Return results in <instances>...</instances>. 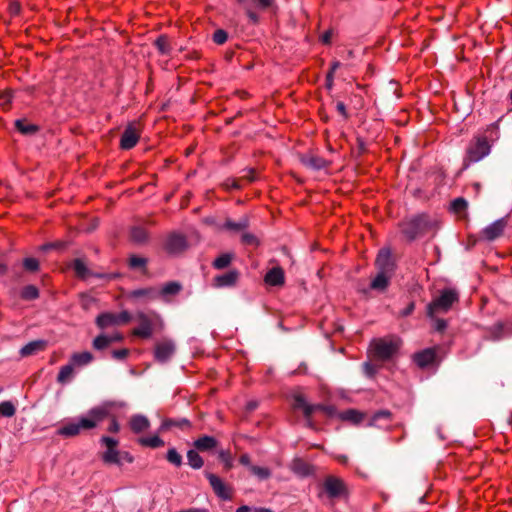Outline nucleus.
<instances>
[{"mask_svg":"<svg viewBox=\"0 0 512 512\" xmlns=\"http://www.w3.org/2000/svg\"><path fill=\"white\" fill-rule=\"evenodd\" d=\"M101 443L106 446V451L102 454L103 462L121 465V451L117 450L118 440L109 436H103Z\"/></svg>","mask_w":512,"mask_h":512,"instance_id":"nucleus-7","label":"nucleus"},{"mask_svg":"<svg viewBox=\"0 0 512 512\" xmlns=\"http://www.w3.org/2000/svg\"><path fill=\"white\" fill-rule=\"evenodd\" d=\"M437 350L434 347L425 348L413 354V362L421 369H425L436 362Z\"/></svg>","mask_w":512,"mask_h":512,"instance_id":"nucleus-12","label":"nucleus"},{"mask_svg":"<svg viewBox=\"0 0 512 512\" xmlns=\"http://www.w3.org/2000/svg\"><path fill=\"white\" fill-rule=\"evenodd\" d=\"M171 427H178L181 430H186L191 427V422L187 418L165 419L160 426V430H168Z\"/></svg>","mask_w":512,"mask_h":512,"instance_id":"nucleus-27","label":"nucleus"},{"mask_svg":"<svg viewBox=\"0 0 512 512\" xmlns=\"http://www.w3.org/2000/svg\"><path fill=\"white\" fill-rule=\"evenodd\" d=\"M92 360L93 355L88 351L74 353L70 358V362L74 366H85L88 365Z\"/></svg>","mask_w":512,"mask_h":512,"instance_id":"nucleus-31","label":"nucleus"},{"mask_svg":"<svg viewBox=\"0 0 512 512\" xmlns=\"http://www.w3.org/2000/svg\"><path fill=\"white\" fill-rule=\"evenodd\" d=\"M250 471L252 474H254L256 477H258L260 480H266L271 476V471L266 467H260V466H250Z\"/></svg>","mask_w":512,"mask_h":512,"instance_id":"nucleus-46","label":"nucleus"},{"mask_svg":"<svg viewBox=\"0 0 512 512\" xmlns=\"http://www.w3.org/2000/svg\"><path fill=\"white\" fill-rule=\"evenodd\" d=\"M249 227V218L244 215L239 218L238 221H233L230 218H226L225 222L222 225H219L218 228L221 230H227L234 233H239L245 231Z\"/></svg>","mask_w":512,"mask_h":512,"instance_id":"nucleus-16","label":"nucleus"},{"mask_svg":"<svg viewBox=\"0 0 512 512\" xmlns=\"http://www.w3.org/2000/svg\"><path fill=\"white\" fill-rule=\"evenodd\" d=\"M138 441L142 446L150 448H158L164 445V441L157 435L141 437Z\"/></svg>","mask_w":512,"mask_h":512,"instance_id":"nucleus-39","label":"nucleus"},{"mask_svg":"<svg viewBox=\"0 0 512 512\" xmlns=\"http://www.w3.org/2000/svg\"><path fill=\"white\" fill-rule=\"evenodd\" d=\"M292 470L300 476H308L312 473V466L301 459H295L292 463Z\"/></svg>","mask_w":512,"mask_h":512,"instance_id":"nucleus-33","label":"nucleus"},{"mask_svg":"<svg viewBox=\"0 0 512 512\" xmlns=\"http://www.w3.org/2000/svg\"><path fill=\"white\" fill-rule=\"evenodd\" d=\"M154 45L162 55H168L171 51L169 39L166 35H160L155 41Z\"/></svg>","mask_w":512,"mask_h":512,"instance_id":"nucleus-40","label":"nucleus"},{"mask_svg":"<svg viewBox=\"0 0 512 512\" xmlns=\"http://www.w3.org/2000/svg\"><path fill=\"white\" fill-rule=\"evenodd\" d=\"M152 332L153 322H140L139 326L134 330V334L141 338H149Z\"/></svg>","mask_w":512,"mask_h":512,"instance_id":"nucleus-38","label":"nucleus"},{"mask_svg":"<svg viewBox=\"0 0 512 512\" xmlns=\"http://www.w3.org/2000/svg\"><path fill=\"white\" fill-rule=\"evenodd\" d=\"M458 303L459 294L455 289H443L426 306L427 316L432 320H444L442 316L452 310Z\"/></svg>","mask_w":512,"mask_h":512,"instance_id":"nucleus-3","label":"nucleus"},{"mask_svg":"<svg viewBox=\"0 0 512 512\" xmlns=\"http://www.w3.org/2000/svg\"><path fill=\"white\" fill-rule=\"evenodd\" d=\"M332 37V31L328 30L321 36V41L324 44H330Z\"/></svg>","mask_w":512,"mask_h":512,"instance_id":"nucleus-63","label":"nucleus"},{"mask_svg":"<svg viewBox=\"0 0 512 512\" xmlns=\"http://www.w3.org/2000/svg\"><path fill=\"white\" fill-rule=\"evenodd\" d=\"M404 238L412 242L435 229V221L426 213L406 217L399 224Z\"/></svg>","mask_w":512,"mask_h":512,"instance_id":"nucleus-2","label":"nucleus"},{"mask_svg":"<svg viewBox=\"0 0 512 512\" xmlns=\"http://www.w3.org/2000/svg\"><path fill=\"white\" fill-rule=\"evenodd\" d=\"M187 460L189 466L193 469H200L204 464L203 458L196 449H191L187 452Z\"/></svg>","mask_w":512,"mask_h":512,"instance_id":"nucleus-37","label":"nucleus"},{"mask_svg":"<svg viewBox=\"0 0 512 512\" xmlns=\"http://www.w3.org/2000/svg\"><path fill=\"white\" fill-rule=\"evenodd\" d=\"M80 304L84 310H89L92 307L96 306V300L89 295L83 294V295H81V298H80Z\"/></svg>","mask_w":512,"mask_h":512,"instance_id":"nucleus-52","label":"nucleus"},{"mask_svg":"<svg viewBox=\"0 0 512 512\" xmlns=\"http://www.w3.org/2000/svg\"><path fill=\"white\" fill-rule=\"evenodd\" d=\"M20 296L23 300L31 301L38 298L39 290L34 285H27L22 288Z\"/></svg>","mask_w":512,"mask_h":512,"instance_id":"nucleus-41","label":"nucleus"},{"mask_svg":"<svg viewBox=\"0 0 512 512\" xmlns=\"http://www.w3.org/2000/svg\"><path fill=\"white\" fill-rule=\"evenodd\" d=\"M16 408L11 401H3L0 403V414L3 417H12L15 415Z\"/></svg>","mask_w":512,"mask_h":512,"instance_id":"nucleus-44","label":"nucleus"},{"mask_svg":"<svg viewBox=\"0 0 512 512\" xmlns=\"http://www.w3.org/2000/svg\"><path fill=\"white\" fill-rule=\"evenodd\" d=\"M233 258V253H223L212 262V266L218 270L224 269L230 265Z\"/></svg>","mask_w":512,"mask_h":512,"instance_id":"nucleus-36","label":"nucleus"},{"mask_svg":"<svg viewBox=\"0 0 512 512\" xmlns=\"http://www.w3.org/2000/svg\"><path fill=\"white\" fill-rule=\"evenodd\" d=\"M391 276L392 275L384 272H378L376 277L370 283V289L378 292H384L389 286Z\"/></svg>","mask_w":512,"mask_h":512,"instance_id":"nucleus-24","label":"nucleus"},{"mask_svg":"<svg viewBox=\"0 0 512 512\" xmlns=\"http://www.w3.org/2000/svg\"><path fill=\"white\" fill-rule=\"evenodd\" d=\"M375 265L378 268V272L392 275L395 269V263L392 259L391 251L387 248H382L378 252Z\"/></svg>","mask_w":512,"mask_h":512,"instance_id":"nucleus-14","label":"nucleus"},{"mask_svg":"<svg viewBox=\"0 0 512 512\" xmlns=\"http://www.w3.org/2000/svg\"><path fill=\"white\" fill-rule=\"evenodd\" d=\"M15 127L21 134L26 136L34 135L39 131V126L28 123L25 119H17Z\"/></svg>","mask_w":512,"mask_h":512,"instance_id":"nucleus-29","label":"nucleus"},{"mask_svg":"<svg viewBox=\"0 0 512 512\" xmlns=\"http://www.w3.org/2000/svg\"><path fill=\"white\" fill-rule=\"evenodd\" d=\"M74 374V365H72L71 362L69 364L64 365L61 367L58 376L57 381L61 384L69 382Z\"/></svg>","mask_w":512,"mask_h":512,"instance_id":"nucleus-35","label":"nucleus"},{"mask_svg":"<svg viewBox=\"0 0 512 512\" xmlns=\"http://www.w3.org/2000/svg\"><path fill=\"white\" fill-rule=\"evenodd\" d=\"M139 138V131L136 129L134 124H129L122 133L120 147L123 150H129L137 144Z\"/></svg>","mask_w":512,"mask_h":512,"instance_id":"nucleus-15","label":"nucleus"},{"mask_svg":"<svg viewBox=\"0 0 512 512\" xmlns=\"http://www.w3.org/2000/svg\"><path fill=\"white\" fill-rule=\"evenodd\" d=\"M218 457L224 463V466L227 470L233 467V459L228 450H220L218 452Z\"/></svg>","mask_w":512,"mask_h":512,"instance_id":"nucleus-48","label":"nucleus"},{"mask_svg":"<svg viewBox=\"0 0 512 512\" xmlns=\"http://www.w3.org/2000/svg\"><path fill=\"white\" fill-rule=\"evenodd\" d=\"M205 475L214 493L219 498H221L222 500H231V489L222 481L220 477L210 472H206Z\"/></svg>","mask_w":512,"mask_h":512,"instance_id":"nucleus-13","label":"nucleus"},{"mask_svg":"<svg viewBox=\"0 0 512 512\" xmlns=\"http://www.w3.org/2000/svg\"><path fill=\"white\" fill-rule=\"evenodd\" d=\"M320 323H321V329L324 331L326 337L330 336V334L328 333V330L330 328H333L334 332H342V330H343V327L341 325H339L337 322L327 321V322H320Z\"/></svg>","mask_w":512,"mask_h":512,"instance_id":"nucleus-50","label":"nucleus"},{"mask_svg":"<svg viewBox=\"0 0 512 512\" xmlns=\"http://www.w3.org/2000/svg\"><path fill=\"white\" fill-rule=\"evenodd\" d=\"M414 308H415L414 302H409L405 308L400 309L398 311V316L402 317V318L407 317L411 314V312L414 310Z\"/></svg>","mask_w":512,"mask_h":512,"instance_id":"nucleus-56","label":"nucleus"},{"mask_svg":"<svg viewBox=\"0 0 512 512\" xmlns=\"http://www.w3.org/2000/svg\"><path fill=\"white\" fill-rule=\"evenodd\" d=\"M94 320H116L113 314L110 313H99Z\"/></svg>","mask_w":512,"mask_h":512,"instance_id":"nucleus-60","label":"nucleus"},{"mask_svg":"<svg viewBox=\"0 0 512 512\" xmlns=\"http://www.w3.org/2000/svg\"><path fill=\"white\" fill-rule=\"evenodd\" d=\"M256 179V174L254 169L247 170L246 174H244L240 180H246L247 182H253Z\"/></svg>","mask_w":512,"mask_h":512,"instance_id":"nucleus-58","label":"nucleus"},{"mask_svg":"<svg viewBox=\"0 0 512 512\" xmlns=\"http://www.w3.org/2000/svg\"><path fill=\"white\" fill-rule=\"evenodd\" d=\"M339 417L343 421L359 424L364 419V414L356 409H348L341 412Z\"/></svg>","mask_w":512,"mask_h":512,"instance_id":"nucleus-30","label":"nucleus"},{"mask_svg":"<svg viewBox=\"0 0 512 512\" xmlns=\"http://www.w3.org/2000/svg\"><path fill=\"white\" fill-rule=\"evenodd\" d=\"M130 238L134 243L143 245L148 242L149 234L145 228L141 226H134L130 230Z\"/></svg>","mask_w":512,"mask_h":512,"instance_id":"nucleus-28","label":"nucleus"},{"mask_svg":"<svg viewBox=\"0 0 512 512\" xmlns=\"http://www.w3.org/2000/svg\"><path fill=\"white\" fill-rule=\"evenodd\" d=\"M193 445L197 451L206 452L215 449L218 446V441L212 436L203 435L197 438Z\"/></svg>","mask_w":512,"mask_h":512,"instance_id":"nucleus-19","label":"nucleus"},{"mask_svg":"<svg viewBox=\"0 0 512 512\" xmlns=\"http://www.w3.org/2000/svg\"><path fill=\"white\" fill-rule=\"evenodd\" d=\"M241 241L243 244L249 246H257L259 244V240L252 233H243L241 236Z\"/></svg>","mask_w":512,"mask_h":512,"instance_id":"nucleus-53","label":"nucleus"},{"mask_svg":"<svg viewBox=\"0 0 512 512\" xmlns=\"http://www.w3.org/2000/svg\"><path fill=\"white\" fill-rule=\"evenodd\" d=\"M293 407L295 409H300L303 411V414L306 418H309L316 410H321L326 412L327 414H332L334 408L332 406H324V405H311L308 404L305 397L302 394H296L293 397Z\"/></svg>","mask_w":512,"mask_h":512,"instance_id":"nucleus-8","label":"nucleus"},{"mask_svg":"<svg viewBox=\"0 0 512 512\" xmlns=\"http://www.w3.org/2000/svg\"><path fill=\"white\" fill-rule=\"evenodd\" d=\"M266 284L271 286H280L284 284V271L281 267H273L264 278Z\"/></svg>","mask_w":512,"mask_h":512,"instance_id":"nucleus-21","label":"nucleus"},{"mask_svg":"<svg viewBox=\"0 0 512 512\" xmlns=\"http://www.w3.org/2000/svg\"><path fill=\"white\" fill-rule=\"evenodd\" d=\"M505 226L506 221L504 219L496 220L483 230L484 238L488 241H494L503 234Z\"/></svg>","mask_w":512,"mask_h":512,"instance_id":"nucleus-17","label":"nucleus"},{"mask_svg":"<svg viewBox=\"0 0 512 512\" xmlns=\"http://www.w3.org/2000/svg\"><path fill=\"white\" fill-rule=\"evenodd\" d=\"M277 9L276 0H247V2H245L247 17L254 25L258 24L260 21L257 11H269L275 13Z\"/></svg>","mask_w":512,"mask_h":512,"instance_id":"nucleus-5","label":"nucleus"},{"mask_svg":"<svg viewBox=\"0 0 512 512\" xmlns=\"http://www.w3.org/2000/svg\"><path fill=\"white\" fill-rule=\"evenodd\" d=\"M468 207V202L465 198L463 197H458V198H455L452 202H451V210L456 213V214H461L463 212L466 211Z\"/></svg>","mask_w":512,"mask_h":512,"instance_id":"nucleus-42","label":"nucleus"},{"mask_svg":"<svg viewBox=\"0 0 512 512\" xmlns=\"http://www.w3.org/2000/svg\"><path fill=\"white\" fill-rule=\"evenodd\" d=\"M239 272L237 270H231L222 275L214 278L216 287H231L234 286L238 280Z\"/></svg>","mask_w":512,"mask_h":512,"instance_id":"nucleus-20","label":"nucleus"},{"mask_svg":"<svg viewBox=\"0 0 512 512\" xmlns=\"http://www.w3.org/2000/svg\"><path fill=\"white\" fill-rule=\"evenodd\" d=\"M111 406L110 403H104L101 406L90 409L86 416L63 425L58 430V434L65 437H73L78 435L82 430L95 428L110 415Z\"/></svg>","mask_w":512,"mask_h":512,"instance_id":"nucleus-1","label":"nucleus"},{"mask_svg":"<svg viewBox=\"0 0 512 512\" xmlns=\"http://www.w3.org/2000/svg\"><path fill=\"white\" fill-rule=\"evenodd\" d=\"M499 121H496L494 123H492L491 125L488 126V128L486 129L485 133L483 136H481L482 138H484L488 144H491L495 141H497L500 137V133H499Z\"/></svg>","mask_w":512,"mask_h":512,"instance_id":"nucleus-32","label":"nucleus"},{"mask_svg":"<svg viewBox=\"0 0 512 512\" xmlns=\"http://www.w3.org/2000/svg\"><path fill=\"white\" fill-rule=\"evenodd\" d=\"M119 429H120V426H119L117 420L115 418H113L111 423H110V425H109L108 430L110 432L116 433V432L119 431Z\"/></svg>","mask_w":512,"mask_h":512,"instance_id":"nucleus-62","label":"nucleus"},{"mask_svg":"<svg viewBox=\"0 0 512 512\" xmlns=\"http://www.w3.org/2000/svg\"><path fill=\"white\" fill-rule=\"evenodd\" d=\"M212 39L216 44L222 45L227 41L228 33L223 29H217L213 33Z\"/></svg>","mask_w":512,"mask_h":512,"instance_id":"nucleus-51","label":"nucleus"},{"mask_svg":"<svg viewBox=\"0 0 512 512\" xmlns=\"http://www.w3.org/2000/svg\"><path fill=\"white\" fill-rule=\"evenodd\" d=\"M491 144L481 136L477 137L467 149V156L463 162V169L468 168L471 162H478L490 153Z\"/></svg>","mask_w":512,"mask_h":512,"instance_id":"nucleus-6","label":"nucleus"},{"mask_svg":"<svg viewBox=\"0 0 512 512\" xmlns=\"http://www.w3.org/2000/svg\"><path fill=\"white\" fill-rule=\"evenodd\" d=\"M166 459L169 463L173 464L176 467L182 465V456L177 452L175 448H170L167 451Z\"/></svg>","mask_w":512,"mask_h":512,"instance_id":"nucleus-45","label":"nucleus"},{"mask_svg":"<svg viewBox=\"0 0 512 512\" xmlns=\"http://www.w3.org/2000/svg\"><path fill=\"white\" fill-rule=\"evenodd\" d=\"M401 346V338L390 335L373 339L369 346V352L374 360L385 362L392 359L398 353Z\"/></svg>","mask_w":512,"mask_h":512,"instance_id":"nucleus-4","label":"nucleus"},{"mask_svg":"<svg viewBox=\"0 0 512 512\" xmlns=\"http://www.w3.org/2000/svg\"><path fill=\"white\" fill-rule=\"evenodd\" d=\"M336 109L345 119L348 118V113H347V110H346V106H345V104L343 102H341V101L337 102Z\"/></svg>","mask_w":512,"mask_h":512,"instance_id":"nucleus-59","label":"nucleus"},{"mask_svg":"<svg viewBox=\"0 0 512 512\" xmlns=\"http://www.w3.org/2000/svg\"><path fill=\"white\" fill-rule=\"evenodd\" d=\"M147 264V259L144 257L132 255L129 258V266L132 269H144Z\"/></svg>","mask_w":512,"mask_h":512,"instance_id":"nucleus-47","label":"nucleus"},{"mask_svg":"<svg viewBox=\"0 0 512 512\" xmlns=\"http://www.w3.org/2000/svg\"><path fill=\"white\" fill-rule=\"evenodd\" d=\"M183 286L178 281H170L165 283L159 291L156 292L157 295L161 296L164 299H168L170 297H173L177 295L181 290Z\"/></svg>","mask_w":512,"mask_h":512,"instance_id":"nucleus-22","label":"nucleus"},{"mask_svg":"<svg viewBox=\"0 0 512 512\" xmlns=\"http://www.w3.org/2000/svg\"><path fill=\"white\" fill-rule=\"evenodd\" d=\"M73 269L76 273V275L79 277V278H82V279H85L89 276H93L94 274L87 268L85 262L80 259V258H77L73 261Z\"/></svg>","mask_w":512,"mask_h":512,"instance_id":"nucleus-34","label":"nucleus"},{"mask_svg":"<svg viewBox=\"0 0 512 512\" xmlns=\"http://www.w3.org/2000/svg\"><path fill=\"white\" fill-rule=\"evenodd\" d=\"M128 354H129V350L128 349H118V350H114L112 352L113 358L117 359V360L125 359Z\"/></svg>","mask_w":512,"mask_h":512,"instance_id":"nucleus-57","label":"nucleus"},{"mask_svg":"<svg viewBox=\"0 0 512 512\" xmlns=\"http://www.w3.org/2000/svg\"><path fill=\"white\" fill-rule=\"evenodd\" d=\"M363 370L368 377H373L377 373L378 367L370 362H365Z\"/></svg>","mask_w":512,"mask_h":512,"instance_id":"nucleus-55","label":"nucleus"},{"mask_svg":"<svg viewBox=\"0 0 512 512\" xmlns=\"http://www.w3.org/2000/svg\"><path fill=\"white\" fill-rule=\"evenodd\" d=\"M339 61H333L330 70L326 74V88L331 90L334 85L335 71L340 67Z\"/></svg>","mask_w":512,"mask_h":512,"instance_id":"nucleus-43","label":"nucleus"},{"mask_svg":"<svg viewBox=\"0 0 512 512\" xmlns=\"http://www.w3.org/2000/svg\"><path fill=\"white\" fill-rule=\"evenodd\" d=\"M323 485L325 492L330 498H340L347 494L345 483L338 477H326Z\"/></svg>","mask_w":512,"mask_h":512,"instance_id":"nucleus-10","label":"nucleus"},{"mask_svg":"<svg viewBox=\"0 0 512 512\" xmlns=\"http://www.w3.org/2000/svg\"><path fill=\"white\" fill-rule=\"evenodd\" d=\"M304 166L312 170H321L328 165V162L317 155H304L301 157Z\"/></svg>","mask_w":512,"mask_h":512,"instance_id":"nucleus-23","label":"nucleus"},{"mask_svg":"<svg viewBox=\"0 0 512 512\" xmlns=\"http://www.w3.org/2000/svg\"><path fill=\"white\" fill-rule=\"evenodd\" d=\"M175 351V342L170 339H164L156 343L154 348V358L159 363H166L173 357Z\"/></svg>","mask_w":512,"mask_h":512,"instance_id":"nucleus-9","label":"nucleus"},{"mask_svg":"<svg viewBox=\"0 0 512 512\" xmlns=\"http://www.w3.org/2000/svg\"><path fill=\"white\" fill-rule=\"evenodd\" d=\"M45 347L46 341L44 340L31 341L20 349V355L22 357L31 356L37 354L40 351H43Z\"/></svg>","mask_w":512,"mask_h":512,"instance_id":"nucleus-25","label":"nucleus"},{"mask_svg":"<svg viewBox=\"0 0 512 512\" xmlns=\"http://www.w3.org/2000/svg\"><path fill=\"white\" fill-rule=\"evenodd\" d=\"M150 427V422L147 417L143 415H134L130 419V428L131 430L138 434Z\"/></svg>","mask_w":512,"mask_h":512,"instance_id":"nucleus-26","label":"nucleus"},{"mask_svg":"<svg viewBox=\"0 0 512 512\" xmlns=\"http://www.w3.org/2000/svg\"><path fill=\"white\" fill-rule=\"evenodd\" d=\"M188 247L186 237L180 233L173 232L168 235L165 242V249L169 254H179Z\"/></svg>","mask_w":512,"mask_h":512,"instance_id":"nucleus-11","label":"nucleus"},{"mask_svg":"<svg viewBox=\"0 0 512 512\" xmlns=\"http://www.w3.org/2000/svg\"><path fill=\"white\" fill-rule=\"evenodd\" d=\"M125 461L127 463H132L134 461L133 456L128 452H121V463Z\"/></svg>","mask_w":512,"mask_h":512,"instance_id":"nucleus-64","label":"nucleus"},{"mask_svg":"<svg viewBox=\"0 0 512 512\" xmlns=\"http://www.w3.org/2000/svg\"><path fill=\"white\" fill-rule=\"evenodd\" d=\"M12 101V93L11 91H0V106L4 109L8 108Z\"/></svg>","mask_w":512,"mask_h":512,"instance_id":"nucleus-54","label":"nucleus"},{"mask_svg":"<svg viewBox=\"0 0 512 512\" xmlns=\"http://www.w3.org/2000/svg\"><path fill=\"white\" fill-rule=\"evenodd\" d=\"M121 335L117 332L114 333H102L98 335L93 341V347L97 350H102L108 347L111 343L119 341Z\"/></svg>","mask_w":512,"mask_h":512,"instance_id":"nucleus-18","label":"nucleus"},{"mask_svg":"<svg viewBox=\"0 0 512 512\" xmlns=\"http://www.w3.org/2000/svg\"><path fill=\"white\" fill-rule=\"evenodd\" d=\"M239 462L244 465V466H247L250 468L251 465V460H250V456L248 454H242L239 458Z\"/></svg>","mask_w":512,"mask_h":512,"instance_id":"nucleus-61","label":"nucleus"},{"mask_svg":"<svg viewBox=\"0 0 512 512\" xmlns=\"http://www.w3.org/2000/svg\"><path fill=\"white\" fill-rule=\"evenodd\" d=\"M23 267L28 272H36L39 269V261L36 258L27 257L23 260Z\"/></svg>","mask_w":512,"mask_h":512,"instance_id":"nucleus-49","label":"nucleus"}]
</instances>
